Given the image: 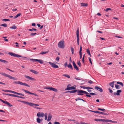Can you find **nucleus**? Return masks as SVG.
Listing matches in <instances>:
<instances>
[{
  "instance_id": "f257e3e1",
  "label": "nucleus",
  "mask_w": 124,
  "mask_h": 124,
  "mask_svg": "<svg viewBox=\"0 0 124 124\" xmlns=\"http://www.w3.org/2000/svg\"><path fill=\"white\" fill-rule=\"evenodd\" d=\"M78 93L77 94V95H83L84 94L83 93H84L86 94L85 95V96L87 97H91V95L88 94H89L88 93L85 91L78 90Z\"/></svg>"
},
{
  "instance_id": "f03ea898",
  "label": "nucleus",
  "mask_w": 124,
  "mask_h": 124,
  "mask_svg": "<svg viewBox=\"0 0 124 124\" xmlns=\"http://www.w3.org/2000/svg\"><path fill=\"white\" fill-rule=\"evenodd\" d=\"M8 54L11 56H13L14 57H16L18 58L19 57H22L23 58V60H25V59L27 58L26 57L21 56L17 54H16L12 52L8 53Z\"/></svg>"
},
{
  "instance_id": "7ed1b4c3",
  "label": "nucleus",
  "mask_w": 124,
  "mask_h": 124,
  "mask_svg": "<svg viewBox=\"0 0 124 124\" xmlns=\"http://www.w3.org/2000/svg\"><path fill=\"white\" fill-rule=\"evenodd\" d=\"M0 74H1L7 77L8 78L10 79H12L15 80H17L16 78L15 77H13L10 75L7 74L5 73L0 72Z\"/></svg>"
},
{
  "instance_id": "20e7f679",
  "label": "nucleus",
  "mask_w": 124,
  "mask_h": 124,
  "mask_svg": "<svg viewBox=\"0 0 124 124\" xmlns=\"http://www.w3.org/2000/svg\"><path fill=\"white\" fill-rule=\"evenodd\" d=\"M58 46L60 48H63L65 47L64 41H60L58 43Z\"/></svg>"
},
{
  "instance_id": "39448f33",
  "label": "nucleus",
  "mask_w": 124,
  "mask_h": 124,
  "mask_svg": "<svg viewBox=\"0 0 124 124\" xmlns=\"http://www.w3.org/2000/svg\"><path fill=\"white\" fill-rule=\"evenodd\" d=\"M13 83L15 84H19L28 87H30V86L27 84L23 83L19 81H14L13 82Z\"/></svg>"
},
{
  "instance_id": "423d86ee",
  "label": "nucleus",
  "mask_w": 124,
  "mask_h": 124,
  "mask_svg": "<svg viewBox=\"0 0 124 124\" xmlns=\"http://www.w3.org/2000/svg\"><path fill=\"white\" fill-rule=\"evenodd\" d=\"M0 101H1L2 102L4 103L7 104L10 107H11L12 106V105L11 104V103L8 102L7 101H3V100H2L0 98Z\"/></svg>"
},
{
  "instance_id": "0eeeda50",
  "label": "nucleus",
  "mask_w": 124,
  "mask_h": 124,
  "mask_svg": "<svg viewBox=\"0 0 124 124\" xmlns=\"http://www.w3.org/2000/svg\"><path fill=\"white\" fill-rule=\"evenodd\" d=\"M44 114L43 112H39L37 114V116L38 117H43L44 116Z\"/></svg>"
},
{
  "instance_id": "6e6552de",
  "label": "nucleus",
  "mask_w": 124,
  "mask_h": 124,
  "mask_svg": "<svg viewBox=\"0 0 124 124\" xmlns=\"http://www.w3.org/2000/svg\"><path fill=\"white\" fill-rule=\"evenodd\" d=\"M23 90L26 93H29L30 94H32V95H35V96H38V95L36 94H35V93H31L30 92H29V91H28V90H25L24 89H23Z\"/></svg>"
},
{
  "instance_id": "1a4fd4ad",
  "label": "nucleus",
  "mask_w": 124,
  "mask_h": 124,
  "mask_svg": "<svg viewBox=\"0 0 124 124\" xmlns=\"http://www.w3.org/2000/svg\"><path fill=\"white\" fill-rule=\"evenodd\" d=\"M48 63L52 67L56 68H59V67L57 65L53 63H52L50 62H49Z\"/></svg>"
},
{
  "instance_id": "9d476101",
  "label": "nucleus",
  "mask_w": 124,
  "mask_h": 124,
  "mask_svg": "<svg viewBox=\"0 0 124 124\" xmlns=\"http://www.w3.org/2000/svg\"><path fill=\"white\" fill-rule=\"evenodd\" d=\"M79 30H77V43L78 45L79 44Z\"/></svg>"
},
{
  "instance_id": "9b49d317",
  "label": "nucleus",
  "mask_w": 124,
  "mask_h": 124,
  "mask_svg": "<svg viewBox=\"0 0 124 124\" xmlns=\"http://www.w3.org/2000/svg\"><path fill=\"white\" fill-rule=\"evenodd\" d=\"M45 88L46 89H50L55 92H56L58 91L57 90V89L52 87H46Z\"/></svg>"
},
{
  "instance_id": "f8f14e48",
  "label": "nucleus",
  "mask_w": 124,
  "mask_h": 124,
  "mask_svg": "<svg viewBox=\"0 0 124 124\" xmlns=\"http://www.w3.org/2000/svg\"><path fill=\"white\" fill-rule=\"evenodd\" d=\"M45 88L46 89H50L55 92H56L58 91L57 90V89L52 87H46Z\"/></svg>"
},
{
  "instance_id": "ddd939ff",
  "label": "nucleus",
  "mask_w": 124,
  "mask_h": 124,
  "mask_svg": "<svg viewBox=\"0 0 124 124\" xmlns=\"http://www.w3.org/2000/svg\"><path fill=\"white\" fill-rule=\"evenodd\" d=\"M94 88L95 89L97 90L100 92H102L103 91V89L99 87L95 86V87Z\"/></svg>"
},
{
  "instance_id": "4468645a",
  "label": "nucleus",
  "mask_w": 124,
  "mask_h": 124,
  "mask_svg": "<svg viewBox=\"0 0 124 124\" xmlns=\"http://www.w3.org/2000/svg\"><path fill=\"white\" fill-rule=\"evenodd\" d=\"M25 77L26 78L28 79H29L31 80L35 81L36 80V79L35 78H31V77L29 76H28L25 75Z\"/></svg>"
},
{
  "instance_id": "2eb2a0df",
  "label": "nucleus",
  "mask_w": 124,
  "mask_h": 124,
  "mask_svg": "<svg viewBox=\"0 0 124 124\" xmlns=\"http://www.w3.org/2000/svg\"><path fill=\"white\" fill-rule=\"evenodd\" d=\"M73 64L74 68L76 69L77 70H79V69L75 64V62L73 61Z\"/></svg>"
},
{
  "instance_id": "dca6fc26",
  "label": "nucleus",
  "mask_w": 124,
  "mask_h": 124,
  "mask_svg": "<svg viewBox=\"0 0 124 124\" xmlns=\"http://www.w3.org/2000/svg\"><path fill=\"white\" fill-rule=\"evenodd\" d=\"M76 89L75 87H74V86H71L70 87H67L66 88L65 90H74L75 89Z\"/></svg>"
},
{
  "instance_id": "f3484780",
  "label": "nucleus",
  "mask_w": 124,
  "mask_h": 124,
  "mask_svg": "<svg viewBox=\"0 0 124 124\" xmlns=\"http://www.w3.org/2000/svg\"><path fill=\"white\" fill-rule=\"evenodd\" d=\"M78 90L76 89V90H72V91H68L66 92H65V93H67L69 92L70 93H76V92L78 93Z\"/></svg>"
},
{
  "instance_id": "a211bd4d",
  "label": "nucleus",
  "mask_w": 124,
  "mask_h": 124,
  "mask_svg": "<svg viewBox=\"0 0 124 124\" xmlns=\"http://www.w3.org/2000/svg\"><path fill=\"white\" fill-rule=\"evenodd\" d=\"M82 50V47L81 46H80V50H79V52L80 59H81L82 57V53L81 52Z\"/></svg>"
},
{
  "instance_id": "6ab92c4d",
  "label": "nucleus",
  "mask_w": 124,
  "mask_h": 124,
  "mask_svg": "<svg viewBox=\"0 0 124 124\" xmlns=\"http://www.w3.org/2000/svg\"><path fill=\"white\" fill-rule=\"evenodd\" d=\"M52 118V115L51 113H49L48 115V118L47 119V121L49 122L50 121Z\"/></svg>"
},
{
  "instance_id": "aec40b11",
  "label": "nucleus",
  "mask_w": 124,
  "mask_h": 124,
  "mask_svg": "<svg viewBox=\"0 0 124 124\" xmlns=\"http://www.w3.org/2000/svg\"><path fill=\"white\" fill-rule=\"evenodd\" d=\"M122 91L121 90H118L117 91V93L115 92L114 94V95H120L119 93H121Z\"/></svg>"
},
{
  "instance_id": "412c9836",
  "label": "nucleus",
  "mask_w": 124,
  "mask_h": 124,
  "mask_svg": "<svg viewBox=\"0 0 124 124\" xmlns=\"http://www.w3.org/2000/svg\"><path fill=\"white\" fill-rule=\"evenodd\" d=\"M30 71L31 72L34 73L35 74H37L38 73V72H37V71H36L34 70H32V69L30 70Z\"/></svg>"
},
{
  "instance_id": "4be33fe9",
  "label": "nucleus",
  "mask_w": 124,
  "mask_h": 124,
  "mask_svg": "<svg viewBox=\"0 0 124 124\" xmlns=\"http://www.w3.org/2000/svg\"><path fill=\"white\" fill-rule=\"evenodd\" d=\"M80 4L81 6H82L87 7L88 6V4L87 3H80Z\"/></svg>"
},
{
  "instance_id": "5701e85b",
  "label": "nucleus",
  "mask_w": 124,
  "mask_h": 124,
  "mask_svg": "<svg viewBox=\"0 0 124 124\" xmlns=\"http://www.w3.org/2000/svg\"><path fill=\"white\" fill-rule=\"evenodd\" d=\"M89 111H90L92 112H93L94 113H99L101 114V113H101V112H100L97 111H93L91 110H88Z\"/></svg>"
},
{
  "instance_id": "b1692460",
  "label": "nucleus",
  "mask_w": 124,
  "mask_h": 124,
  "mask_svg": "<svg viewBox=\"0 0 124 124\" xmlns=\"http://www.w3.org/2000/svg\"><path fill=\"white\" fill-rule=\"evenodd\" d=\"M114 81L112 82L109 83V85L111 86L112 87H114Z\"/></svg>"
},
{
  "instance_id": "393cba45",
  "label": "nucleus",
  "mask_w": 124,
  "mask_h": 124,
  "mask_svg": "<svg viewBox=\"0 0 124 124\" xmlns=\"http://www.w3.org/2000/svg\"><path fill=\"white\" fill-rule=\"evenodd\" d=\"M10 29H15L17 28V27L16 26L13 25L12 27H10Z\"/></svg>"
},
{
  "instance_id": "a878e982",
  "label": "nucleus",
  "mask_w": 124,
  "mask_h": 124,
  "mask_svg": "<svg viewBox=\"0 0 124 124\" xmlns=\"http://www.w3.org/2000/svg\"><path fill=\"white\" fill-rule=\"evenodd\" d=\"M68 67L69 68L72 70L73 69L72 67L71 64L70 63H69V65L68 66Z\"/></svg>"
},
{
  "instance_id": "bb28decb",
  "label": "nucleus",
  "mask_w": 124,
  "mask_h": 124,
  "mask_svg": "<svg viewBox=\"0 0 124 124\" xmlns=\"http://www.w3.org/2000/svg\"><path fill=\"white\" fill-rule=\"evenodd\" d=\"M70 48H71V50L72 52V54H74V49L71 46L70 47Z\"/></svg>"
},
{
  "instance_id": "cd10ccee",
  "label": "nucleus",
  "mask_w": 124,
  "mask_h": 124,
  "mask_svg": "<svg viewBox=\"0 0 124 124\" xmlns=\"http://www.w3.org/2000/svg\"><path fill=\"white\" fill-rule=\"evenodd\" d=\"M21 15V14L20 13H19L17 14L16 16H15V17H14V18L15 19L16 18H17L18 17L20 16Z\"/></svg>"
},
{
  "instance_id": "c85d7f7f",
  "label": "nucleus",
  "mask_w": 124,
  "mask_h": 124,
  "mask_svg": "<svg viewBox=\"0 0 124 124\" xmlns=\"http://www.w3.org/2000/svg\"><path fill=\"white\" fill-rule=\"evenodd\" d=\"M38 59H30V60L33 62H35L36 61H38Z\"/></svg>"
},
{
  "instance_id": "c756f323",
  "label": "nucleus",
  "mask_w": 124,
  "mask_h": 124,
  "mask_svg": "<svg viewBox=\"0 0 124 124\" xmlns=\"http://www.w3.org/2000/svg\"><path fill=\"white\" fill-rule=\"evenodd\" d=\"M49 52V51H47L46 52H42L41 53H40V54H46L48 53Z\"/></svg>"
},
{
  "instance_id": "7c9ffc66",
  "label": "nucleus",
  "mask_w": 124,
  "mask_h": 124,
  "mask_svg": "<svg viewBox=\"0 0 124 124\" xmlns=\"http://www.w3.org/2000/svg\"><path fill=\"white\" fill-rule=\"evenodd\" d=\"M86 52H87V53H88V54H89L90 56V57H91V55L90 54V51L89 50V49L88 48V49H87L86 50Z\"/></svg>"
},
{
  "instance_id": "2f4dec72",
  "label": "nucleus",
  "mask_w": 124,
  "mask_h": 124,
  "mask_svg": "<svg viewBox=\"0 0 124 124\" xmlns=\"http://www.w3.org/2000/svg\"><path fill=\"white\" fill-rule=\"evenodd\" d=\"M0 61L1 62H3V63H5V62H6L7 63H8V62L6 60H4L1 59H0Z\"/></svg>"
},
{
  "instance_id": "473e14b6",
  "label": "nucleus",
  "mask_w": 124,
  "mask_h": 124,
  "mask_svg": "<svg viewBox=\"0 0 124 124\" xmlns=\"http://www.w3.org/2000/svg\"><path fill=\"white\" fill-rule=\"evenodd\" d=\"M8 92H9L16 94L17 93V92H16L14 91L9 90H8Z\"/></svg>"
},
{
  "instance_id": "72a5a7b5",
  "label": "nucleus",
  "mask_w": 124,
  "mask_h": 124,
  "mask_svg": "<svg viewBox=\"0 0 124 124\" xmlns=\"http://www.w3.org/2000/svg\"><path fill=\"white\" fill-rule=\"evenodd\" d=\"M38 61L41 64H43V61L41 60H38Z\"/></svg>"
},
{
  "instance_id": "f704fd0d",
  "label": "nucleus",
  "mask_w": 124,
  "mask_h": 124,
  "mask_svg": "<svg viewBox=\"0 0 124 124\" xmlns=\"http://www.w3.org/2000/svg\"><path fill=\"white\" fill-rule=\"evenodd\" d=\"M33 104L31 102H28V105L31 106H33V107H34L33 106Z\"/></svg>"
},
{
  "instance_id": "c9c22d12",
  "label": "nucleus",
  "mask_w": 124,
  "mask_h": 124,
  "mask_svg": "<svg viewBox=\"0 0 124 124\" xmlns=\"http://www.w3.org/2000/svg\"><path fill=\"white\" fill-rule=\"evenodd\" d=\"M115 87L116 89H120V87L119 85H115Z\"/></svg>"
},
{
  "instance_id": "e433bc0d",
  "label": "nucleus",
  "mask_w": 124,
  "mask_h": 124,
  "mask_svg": "<svg viewBox=\"0 0 124 124\" xmlns=\"http://www.w3.org/2000/svg\"><path fill=\"white\" fill-rule=\"evenodd\" d=\"M116 83L117 84H119L121 85L122 86H123V84L121 82H117Z\"/></svg>"
},
{
  "instance_id": "4c0bfd02",
  "label": "nucleus",
  "mask_w": 124,
  "mask_h": 124,
  "mask_svg": "<svg viewBox=\"0 0 124 124\" xmlns=\"http://www.w3.org/2000/svg\"><path fill=\"white\" fill-rule=\"evenodd\" d=\"M37 122L38 123H40L41 122L40 119L39 118H38L37 119Z\"/></svg>"
},
{
  "instance_id": "58836bf2",
  "label": "nucleus",
  "mask_w": 124,
  "mask_h": 124,
  "mask_svg": "<svg viewBox=\"0 0 124 124\" xmlns=\"http://www.w3.org/2000/svg\"><path fill=\"white\" fill-rule=\"evenodd\" d=\"M62 75L68 78H70V76L68 74H63Z\"/></svg>"
},
{
  "instance_id": "ea45409f",
  "label": "nucleus",
  "mask_w": 124,
  "mask_h": 124,
  "mask_svg": "<svg viewBox=\"0 0 124 124\" xmlns=\"http://www.w3.org/2000/svg\"><path fill=\"white\" fill-rule=\"evenodd\" d=\"M0 26H2L3 27H7V24L6 23H4L0 25Z\"/></svg>"
},
{
  "instance_id": "a19ab883",
  "label": "nucleus",
  "mask_w": 124,
  "mask_h": 124,
  "mask_svg": "<svg viewBox=\"0 0 124 124\" xmlns=\"http://www.w3.org/2000/svg\"><path fill=\"white\" fill-rule=\"evenodd\" d=\"M29 31H32L33 30L34 31H37V30L35 29L34 28H32V29H28Z\"/></svg>"
},
{
  "instance_id": "79ce46f5",
  "label": "nucleus",
  "mask_w": 124,
  "mask_h": 124,
  "mask_svg": "<svg viewBox=\"0 0 124 124\" xmlns=\"http://www.w3.org/2000/svg\"><path fill=\"white\" fill-rule=\"evenodd\" d=\"M97 109L99 110H101L102 111H105V109L104 108H98Z\"/></svg>"
},
{
  "instance_id": "37998d69",
  "label": "nucleus",
  "mask_w": 124,
  "mask_h": 124,
  "mask_svg": "<svg viewBox=\"0 0 124 124\" xmlns=\"http://www.w3.org/2000/svg\"><path fill=\"white\" fill-rule=\"evenodd\" d=\"M78 65L80 67L81 66V64L80 61H78L77 62Z\"/></svg>"
},
{
  "instance_id": "c03bdc74",
  "label": "nucleus",
  "mask_w": 124,
  "mask_h": 124,
  "mask_svg": "<svg viewBox=\"0 0 124 124\" xmlns=\"http://www.w3.org/2000/svg\"><path fill=\"white\" fill-rule=\"evenodd\" d=\"M2 20L3 21H4L6 22V21H9L10 20L8 19H2Z\"/></svg>"
},
{
  "instance_id": "a18cd8bd",
  "label": "nucleus",
  "mask_w": 124,
  "mask_h": 124,
  "mask_svg": "<svg viewBox=\"0 0 124 124\" xmlns=\"http://www.w3.org/2000/svg\"><path fill=\"white\" fill-rule=\"evenodd\" d=\"M80 87L81 88H83L84 89H88V87H86V86H80Z\"/></svg>"
},
{
  "instance_id": "49530a36",
  "label": "nucleus",
  "mask_w": 124,
  "mask_h": 124,
  "mask_svg": "<svg viewBox=\"0 0 124 124\" xmlns=\"http://www.w3.org/2000/svg\"><path fill=\"white\" fill-rule=\"evenodd\" d=\"M111 9L110 8H107L104 9V10L106 11H108L109 10H111Z\"/></svg>"
},
{
  "instance_id": "de8ad7c7",
  "label": "nucleus",
  "mask_w": 124,
  "mask_h": 124,
  "mask_svg": "<svg viewBox=\"0 0 124 124\" xmlns=\"http://www.w3.org/2000/svg\"><path fill=\"white\" fill-rule=\"evenodd\" d=\"M16 94H18L19 95H21L23 96H24V95L21 93H17Z\"/></svg>"
},
{
  "instance_id": "09e8293b",
  "label": "nucleus",
  "mask_w": 124,
  "mask_h": 124,
  "mask_svg": "<svg viewBox=\"0 0 124 124\" xmlns=\"http://www.w3.org/2000/svg\"><path fill=\"white\" fill-rule=\"evenodd\" d=\"M110 120L108 119H104V122H109Z\"/></svg>"
},
{
  "instance_id": "8fccbe9b",
  "label": "nucleus",
  "mask_w": 124,
  "mask_h": 124,
  "mask_svg": "<svg viewBox=\"0 0 124 124\" xmlns=\"http://www.w3.org/2000/svg\"><path fill=\"white\" fill-rule=\"evenodd\" d=\"M88 83L91 84H92L93 82L91 80H90L88 82Z\"/></svg>"
},
{
  "instance_id": "3c124183",
  "label": "nucleus",
  "mask_w": 124,
  "mask_h": 124,
  "mask_svg": "<svg viewBox=\"0 0 124 124\" xmlns=\"http://www.w3.org/2000/svg\"><path fill=\"white\" fill-rule=\"evenodd\" d=\"M109 122H111L112 123H117V122L116 121H113L112 120H109Z\"/></svg>"
},
{
  "instance_id": "603ef678",
  "label": "nucleus",
  "mask_w": 124,
  "mask_h": 124,
  "mask_svg": "<svg viewBox=\"0 0 124 124\" xmlns=\"http://www.w3.org/2000/svg\"><path fill=\"white\" fill-rule=\"evenodd\" d=\"M20 101L22 102L24 104H26L28 105V102H26L25 101Z\"/></svg>"
},
{
  "instance_id": "864d4df0",
  "label": "nucleus",
  "mask_w": 124,
  "mask_h": 124,
  "mask_svg": "<svg viewBox=\"0 0 124 124\" xmlns=\"http://www.w3.org/2000/svg\"><path fill=\"white\" fill-rule=\"evenodd\" d=\"M88 59H89V60L91 64L92 65V62L91 61V58H90L89 57H88Z\"/></svg>"
},
{
  "instance_id": "5fc2aeb1",
  "label": "nucleus",
  "mask_w": 124,
  "mask_h": 124,
  "mask_svg": "<svg viewBox=\"0 0 124 124\" xmlns=\"http://www.w3.org/2000/svg\"><path fill=\"white\" fill-rule=\"evenodd\" d=\"M78 98V100H81V101H83L84 102H85V100H83L82 99L80 98L79 97H78V98Z\"/></svg>"
},
{
  "instance_id": "6e6d98bb",
  "label": "nucleus",
  "mask_w": 124,
  "mask_h": 124,
  "mask_svg": "<svg viewBox=\"0 0 124 124\" xmlns=\"http://www.w3.org/2000/svg\"><path fill=\"white\" fill-rule=\"evenodd\" d=\"M60 58L59 56H57L55 60L57 61H58L59 60Z\"/></svg>"
},
{
  "instance_id": "4d7b16f0",
  "label": "nucleus",
  "mask_w": 124,
  "mask_h": 124,
  "mask_svg": "<svg viewBox=\"0 0 124 124\" xmlns=\"http://www.w3.org/2000/svg\"><path fill=\"white\" fill-rule=\"evenodd\" d=\"M89 94L92 95H95L96 94L93 93H89Z\"/></svg>"
},
{
  "instance_id": "13d9d810",
  "label": "nucleus",
  "mask_w": 124,
  "mask_h": 124,
  "mask_svg": "<svg viewBox=\"0 0 124 124\" xmlns=\"http://www.w3.org/2000/svg\"><path fill=\"white\" fill-rule=\"evenodd\" d=\"M17 97L20 98H21L24 99L25 98L24 97H23L22 96H19L17 95Z\"/></svg>"
},
{
  "instance_id": "bf43d9fd",
  "label": "nucleus",
  "mask_w": 124,
  "mask_h": 124,
  "mask_svg": "<svg viewBox=\"0 0 124 124\" xmlns=\"http://www.w3.org/2000/svg\"><path fill=\"white\" fill-rule=\"evenodd\" d=\"M101 113H101V114H103L105 115H107L108 114L107 113H103L102 112H101Z\"/></svg>"
},
{
  "instance_id": "052dcab7",
  "label": "nucleus",
  "mask_w": 124,
  "mask_h": 124,
  "mask_svg": "<svg viewBox=\"0 0 124 124\" xmlns=\"http://www.w3.org/2000/svg\"><path fill=\"white\" fill-rule=\"evenodd\" d=\"M108 89L109 90V92L110 93H112V92H113V91H112L111 90L110 88Z\"/></svg>"
},
{
  "instance_id": "680f3d73",
  "label": "nucleus",
  "mask_w": 124,
  "mask_h": 124,
  "mask_svg": "<svg viewBox=\"0 0 124 124\" xmlns=\"http://www.w3.org/2000/svg\"><path fill=\"white\" fill-rule=\"evenodd\" d=\"M6 69L7 70H9V71H11V72H14V71H13V70H10V69H8V68H6Z\"/></svg>"
},
{
  "instance_id": "e2e57ef3",
  "label": "nucleus",
  "mask_w": 124,
  "mask_h": 124,
  "mask_svg": "<svg viewBox=\"0 0 124 124\" xmlns=\"http://www.w3.org/2000/svg\"><path fill=\"white\" fill-rule=\"evenodd\" d=\"M11 96H12V97H17V95H15L12 94Z\"/></svg>"
},
{
  "instance_id": "0e129e2a",
  "label": "nucleus",
  "mask_w": 124,
  "mask_h": 124,
  "mask_svg": "<svg viewBox=\"0 0 124 124\" xmlns=\"http://www.w3.org/2000/svg\"><path fill=\"white\" fill-rule=\"evenodd\" d=\"M94 120L96 121H99V119H94Z\"/></svg>"
},
{
  "instance_id": "69168bd1",
  "label": "nucleus",
  "mask_w": 124,
  "mask_h": 124,
  "mask_svg": "<svg viewBox=\"0 0 124 124\" xmlns=\"http://www.w3.org/2000/svg\"><path fill=\"white\" fill-rule=\"evenodd\" d=\"M115 37H116L117 38H122V37H120V36H115Z\"/></svg>"
},
{
  "instance_id": "338daca9",
  "label": "nucleus",
  "mask_w": 124,
  "mask_h": 124,
  "mask_svg": "<svg viewBox=\"0 0 124 124\" xmlns=\"http://www.w3.org/2000/svg\"><path fill=\"white\" fill-rule=\"evenodd\" d=\"M104 119H99V121H102L104 122Z\"/></svg>"
},
{
  "instance_id": "774afa93",
  "label": "nucleus",
  "mask_w": 124,
  "mask_h": 124,
  "mask_svg": "<svg viewBox=\"0 0 124 124\" xmlns=\"http://www.w3.org/2000/svg\"><path fill=\"white\" fill-rule=\"evenodd\" d=\"M60 124L58 122H54L55 124Z\"/></svg>"
}]
</instances>
